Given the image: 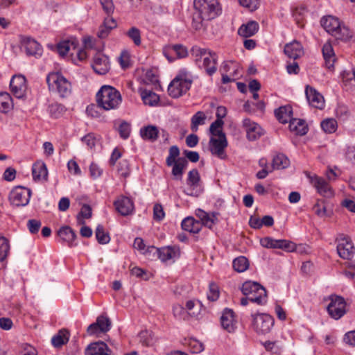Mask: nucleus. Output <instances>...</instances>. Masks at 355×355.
<instances>
[{"label":"nucleus","instance_id":"e2e57ef3","mask_svg":"<svg viewBox=\"0 0 355 355\" xmlns=\"http://www.w3.org/2000/svg\"><path fill=\"white\" fill-rule=\"evenodd\" d=\"M165 217L163 207L160 204H155L153 207V218L156 221H161Z\"/></svg>","mask_w":355,"mask_h":355},{"label":"nucleus","instance_id":"6ab92c4d","mask_svg":"<svg viewBox=\"0 0 355 355\" xmlns=\"http://www.w3.org/2000/svg\"><path fill=\"white\" fill-rule=\"evenodd\" d=\"M243 127L246 132V137L249 141H255L264 134L263 128L256 122L248 118L243 120Z\"/></svg>","mask_w":355,"mask_h":355},{"label":"nucleus","instance_id":"58836bf2","mask_svg":"<svg viewBox=\"0 0 355 355\" xmlns=\"http://www.w3.org/2000/svg\"><path fill=\"white\" fill-rule=\"evenodd\" d=\"M206 118V115L203 112H197L191 119V130L194 132H197L198 126L205 123Z\"/></svg>","mask_w":355,"mask_h":355},{"label":"nucleus","instance_id":"e433bc0d","mask_svg":"<svg viewBox=\"0 0 355 355\" xmlns=\"http://www.w3.org/2000/svg\"><path fill=\"white\" fill-rule=\"evenodd\" d=\"M141 96L144 103L150 106L156 105L159 101V97L157 94L148 89L141 91Z\"/></svg>","mask_w":355,"mask_h":355},{"label":"nucleus","instance_id":"864d4df0","mask_svg":"<svg viewBox=\"0 0 355 355\" xmlns=\"http://www.w3.org/2000/svg\"><path fill=\"white\" fill-rule=\"evenodd\" d=\"M314 213L319 217L323 218L327 216V208L324 200H318L313 207Z\"/></svg>","mask_w":355,"mask_h":355},{"label":"nucleus","instance_id":"393cba45","mask_svg":"<svg viewBox=\"0 0 355 355\" xmlns=\"http://www.w3.org/2000/svg\"><path fill=\"white\" fill-rule=\"evenodd\" d=\"M110 349L102 341L90 343L85 349V355H110Z\"/></svg>","mask_w":355,"mask_h":355},{"label":"nucleus","instance_id":"79ce46f5","mask_svg":"<svg viewBox=\"0 0 355 355\" xmlns=\"http://www.w3.org/2000/svg\"><path fill=\"white\" fill-rule=\"evenodd\" d=\"M232 265L236 271L242 272L248 268L249 262L246 257L241 256L234 259Z\"/></svg>","mask_w":355,"mask_h":355},{"label":"nucleus","instance_id":"6e6d98bb","mask_svg":"<svg viewBox=\"0 0 355 355\" xmlns=\"http://www.w3.org/2000/svg\"><path fill=\"white\" fill-rule=\"evenodd\" d=\"M219 297L218 286L214 282H210L209 285V291L207 298L209 300L214 302Z\"/></svg>","mask_w":355,"mask_h":355},{"label":"nucleus","instance_id":"4d7b16f0","mask_svg":"<svg viewBox=\"0 0 355 355\" xmlns=\"http://www.w3.org/2000/svg\"><path fill=\"white\" fill-rule=\"evenodd\" d=\"M188 344L192 353L198 354L204 350V345L196 339H189Z\"/></svg>","mask_w":355,"mask_h":355},{"label":"nucleus","instance_id":"c9c22d12","mask_svg":"<svg viewBox=\"0 0 355 355\" xmlns=\"http://www.w3.org/2000/svg\"><path fill=\"white\" fill-rule=\"evenodd\" d=\"M290 164L288 158L283 153H278L272 159V168L275 170L284 169Z\"/></svg>","mask_w":355,"mask_h":355},{"label":"nucleus","instance_id":"f8f14e48","mask_svg":"<svg viewBox=\"0 0 355 355\" xmlns=\"http://www.w3.org/2000/svg\"><path fill=\"white\" fill-rule=\"evenodd\" d=\"M112 322L110 318L105 315H101L97 317L95 322L88 326L87 333L89 336L98 335L110 331Z\"/></svg>","mask_w":355,"mask_h":355},{"label":"nucleus","instance_id":"f3484780","mask_svg":"<svg viewBox=\"0 0 355 355\" xmlns=\"http://www.w3.org/2000/svg\"><path fill=\"white\" fill-rule=\"evenodd\" d=\"M10 88L15 97L23 99L26 92L25 77L22 75L13 76L10 83Z\"/></svg>","mask_w":355,"mask_h":355},{"label":"nucleus","instance_id":"6e6552de","mask_svg":"<svg viewBox=\"0 0 355 355\" xmlns=\"http://www.w3.org/2000/svg\"><path fill=\"white\" fill-rule=\"evenodd\" d=\"M329 300L330 302L327 307L329 315L335 320L341 318L347 312L345 299L339 295H331Z\"/></svg>","mask_w":355,"mask_h":355},{"label":"nucleus","instance_id":"1a4fd4ad","mask_svg":"<svg viewBox=\"0 0 355 355\" xmlns=\"http://www.w3.org/2000/svg\"><path fill=\"white\" fill-rule=\"evenodd\" d=\"M187 184L189 188L187 191H184L186 195L198 197L202 193L200 175L196 168H193L188 173Z\"/></svg>","mask_w":355,"mask_h":355},{"label":"nucleus","instance_id":"423d86ee","mask_svg":"<svg viewBox=\"0 0 355 355\" xmlns=\"http://www.w3.org/2000/svg\"><path fill=\"white\" fill-rule=\"evenodd\" d=\"M46 82L50 89H56L59 96L66 98L71 94V83L60 72H51L46 76Z\"/></svg>","mask_w":355,"mask_h":355},{"label":"nucleus","instance_id":"338daca9","mask_svg":"<svg viewBox=\"0 0 355 355\" xmlns=\"http://www.w3.org/2000/svg\"><path fill=\"white\" fill-rule=\"evenodd\" d=\"M94 62L96 65H104L106 67L110 64V60L105 55L98 53L94 58Z\"/></svg>","mask_w":355,"mask_h":355},{"label":"nucleus","instance_id":"c03bdc74","mask_svg":"<svg viewBox=\"0 0 355 355\" xmlns=\"http://www.w3.org/2000/svg\"><path fill=\"white\" fill-rule=\"evenodd\" d=\"M306 10L304 8H297L293 12V17L297 25L303 28L305 25V15Z\"/></svg>","mask_w":355,"mask_h":355},{"label":"nucleus","instance_id":"2f4dec72","mask_svg":"<svg viewBox=\"0 0 355 355\" xmlns=\"http://www.w3.org/2000/svg\"><path fill=\"white\" fill-rule=\"evenodd\" d=\"M69 331L66 329H60L51 338V343L54 347L60 348L67 344L69 339Z\"/></svg>","mask_w":355,"mask_h":355},{"label":"nucleus","instance_id":"603ef678","mask_svg":"<svg viewBox=\"0 0 355 355\" xmlns=\"http://www.w3.org/2000/svg\"><path fill=\"white\" fill-rule=\"evenodd\" d=\"M9 250L10 245L8 240L3 236L0 237V263L5 260Z\"/></svg>","mask_w":355,"mask_h":355},{"label":"nucleus","instance_id":"aec40b11","mask_svg":"<svg viewBox=\"0 0 355 355\" xmlns=\"http://www.w3.org/2000/svg\"><path fill=\"white\" fill-rule=\"evenodd\" d=\"M305 95L309 104L311 106L320 110L324 108V97L315 88L309 85H306L305 87Z\"/></svg>","mask_w":355,"mask_h":355},{"label":"nucleus","instance_id":"7c9ffc66","mask_svg":"<svg viewBox=\"0 0 355 355\" xmlns=\"http://www.w3.org/2000/svg\"><path fill=\"white\" fill-rule=\"evenodd\" d=\"M289 129L300 136L305 135L309 130L306 121L300 119H293L289 123Z\"/></svg>","mask_w":355,"mask_h":355},{"label":"nucleus","instance_id":"4c0bfd02","mask_svg":"<svg viewBox=\"0 0 355 355\" xmlns=\"http://www.w3.org/2000/svg\"><path fill=\"white\" fill-rule=\"evenodd\" d=\"M343 87L346 89H349L355 86V69L344 70L341 73Z\"/></svg>","mask_w":355,"mask_h":355},{"label":"nucleus","instance_id":"9b49d317","mask_svg":"<svg viewBox=\"0 0 355 355\" xmlns=\"http://www.w3.org/2000/svg\"><path fill=\"white\" fill-rule=\"evenodd\" d=\"M191 54L202 60L204 67H215L218 64V56L213 51H208L206 49H202L198 46H194L191 49ZM198 60V58H196Z\"/></svg>","mask_w":355,"mask_h":355},{"label":"nucleus","instance_id":"3c124183","mask_svg":"<svg viewBox=\"0 0 355 355\" xmlns=\"http://www.w3.org/2000/svg\"><path fill=\"white\" fill-rule=\"evenodd\" d=\"M168 52L175 55L178 58H185L188 54L187 48L181 44L172 46L169 48Z\"/></svg>","mask_w":355,"mask_h":355},{"label":"nucleus","instance_id":"8fccbe9b","mask_svg":"<svg viewBox=\"0 0 355 355\" xmlns=\"http://www.w3.org/2000/svg\"><path fill=\"white\" fill-rule=\"evenodd\" d=\"M224 122L220 119H216L210 125L209 132L212 136L220 137V133H224L222 127Z\"/></svg>","mask_w":355,"mask_h":355},{"label":"nucleus","instance_id":"f704fd0d","mask_svg":"<svg viewBox=\"0 0 355 355\" xmlns=\"http://www.w3.org/2000/svg\"><path fill=\"white\" fill-rule=\"evenodd\" d=\"M322 55L326 62V67H334L335 61V53L331 44L325 43L322 49Z\"/></svg>","mask_w":355,"mask_h":355},{"label":"nucleus","instance_id":"bf43d9fd","mask_svg":"<svg viewBox=\"0 0 355 355\" xmlns=\"http://www.w3.org/2000/svg\"><path fill=\"white\" fill-rule=\"evenodd\" d=\"M130 125L126 121H123L118 128L120 137L123 139H127L130 137Z\"/></svg>","mask_w":355,"mask_h":355},{"label":"nucleus","instance_id":"052dcab7","mask_svg":"<svg viewBox=\"0 0 355 355\" xmlns=\"http://www.w3.org/2000/svg\"><path fill=\"white\" fill-rule=\"evenodd\" d=\"M71 43L69 41H62L57 44V51L62 57L66 55L70 50Z\"/></svg>","mask_w":355,"mask_h":355},{"label":"nucleus","instance_id":"4be33fe9","mask_svg":"<svg viewBox=\"0 0 355 355\" xmlns=\"http://www.w3.org/2000/svg\"><path fill=\"white\" fill-rule=\"evenodd\" d=\"M57 234L62 242L67 243V245L71 248L76 246V234L72 228L68 225L62 226L58 231Z\"/></svg>","mask_w":355,"mask_h":355},{"label":"nucleus","instance_id":"412c9836","mask_svg":"<svg viewBox=\"0 0 355 355\" xmlns=\"http://www.w3.org/2000/svg\"><path fill=\"white\" fill-rule=\"evenodd\" d=\"M21 46L24 48L28 55L40 57L42 54V48L35 40L29 37H22L21 40Z\"/></svg>","mask_w":355,"mask_h":355},{"label":"nucleus","instance_id":"473e14b6","mask_svg":"<svg viewBox=\"0 0 355 355\" xmlns=\"http://www.w3.org/2000/svg\"><path fill=\"white\" fill-rule=\"evenodd\" d=\"M139 133L143 139L155 141L158 137L159 130L155 125H148L141 128Z\"/></svg>","mask_w":355,"mask_h":355},{"label":"nucleus","instance_id":"a18cd8bd","mask_svg":"<svg viewBox=\"0 0 355 355\" xmlns=\"http://www.w3.org/2000/svg\"><path fill=\"white\" fill-rule=\"evenodd\" d=\"M321 128L326 133L331 134L337 130L338 123L334 119H327L321 122Z\"/></svg>","mask_w":355,"mask_h":355},{"label":"nucleus","instance_id":"69168bd1","mask_svg":"<svg viewBox=\"0 0 355 355\" xmlns=\"http://www.w3.org/2000/svg\"><path fill=\"white\" fill-rule=\"evenodd\" d=\"M140 342L145 346H150L153 344L151 333L148 331H142L139 333Z\"/></svg>","mask_w":355,"mask_h":355},{"label":"nucleus","instance_id":"0e129e2a","mask_svg":"<svg viewBox=\"0 0 355 355\" xmlns=\"http://www.w3.org/2000/svg\"><path fill=\"white\" fill-rule=\"evenodd\" d=\"M41 225V222L36 219H31L27 222V227L29 232L33 234H37L39 232Z\"/></svg>","mask_w":355,"mask_h":355},{"label":"nucleus","instance_id":"39448f33","mask_svg":"<svg viewBox=\"0 0 355 355\" xmlns=\"http://www.w3.org/2000/svg\"><path fill=\"white\" fill-rule=\"evenodd\" d=\"M193 5L196 10L207 21L215 19L221 13L218 0H194Z\"/></svg>","mask_w":355,"mask_h":355},{"label":"nucleus","instance_id":"f257e3e1","mask_svg":"<svg viewBox=\"0 0 355 355\" xmlns=\"http://www.w3.org/2000/svg\"><path fill=\"white\" fill-rule=\"evenodd\" d=\"M121 102L120 92L112 86L103 85L96 94L97 105L104 110L117 109Z\"/></svg>","mask_w":355,"mask_h":355},{"label":"nucleus","instance_id":"7ed1b4c3","mask_svg":"<svg viewBox=\"0 0 355 355\" xmlns=\"http://www.w3.org/2000/svg\"><path fill=\"white\" fill-rule=\"evenodd\" d=\"M180 149L177 146H172L168 150L166 159L168 166H173L171 173L175 180H181L184 169L188 166V160L184 157H179Z\"/></svg>","mask_w":355,"mask_h":355},{"label":"nucleus","instance_id":"ddd939ff","mask_svg":"<svg viewBox=\"0 0 355 355\" xmlns=\"http://www.w3.org/2000/svg\"><path fill=\"white\" fill-rule=\"evenodd\" d=\"M228 143L225 133H220L218 138L211 137L209 141V148L211 154L220 159L226 157L225 149Z\"/></svg>","mask_w":355,"mask_h":355},{"label":"nucleus","instance_id":"dca6fc26","mask_svg":"<svg viewBox=\"0 0 355 355\" xmlns=\"http://www.w3.org/2000/svg\"><path fill=\"white\" fill-rule=\"evenodd\" d=\"M146 251L157 254L158 258L163 262L178 258L180 256L179 249L170 246L157 248L153 245H150L147 247Z\"/></svg>","mask_w":355,"mask_h":355},{"label":"nucleus","instance_id":"0eeeda50","mask_svg":"<svg viewBox=\"0 0 355 355\" xmlns=\"http://www.w3.org/2000/svg\"><path fill=\"white\" fill-rule=\"evenodd\" d=\"M252 327L258 334L269 333L274 326L275 320L267 313H254L251 315Z\"/></svg>","mask_w":355,"mask_h":355},{"label":"nucleus","instance_id":"72a5a7b5","mask_svg":"<svg viewBox=\"0 0 355 355\" xmlns=\"http://www.w3.org/2000/svg\"><path fill=\"white\" fill-rule=\"evenodd\" d=\"M32 175L34 180H41L47 177L48 171L44 163H35L32 167Z\"/></svg>","mask_w":355,"mask_h":355},{"label":"nucleus","instance_id":"cd10ccee","mask_svg":"<svg viewBox=\"0 0 355 355\" xmlns=\"http://www.w3.org/2000/svg\"><path fill=\"white\" fill-rule=\"evenodd\" d=\"M182 230L190 233L197 234L202 229L200 221L196 220L193 217L185 218L181 223Z\"/></svg>","mask_w":355,"mask_h":355},{"label":"nucleus","instance_id":"49530a36","mask_svg":"<svg viewBox=\"0 0 355 355\" xmlns=\"http://www.w3.org/2000/svg\"><path fill=\"white\" fill-rule=\"evenodd\" d=\"M338 34L334 35L337 40H347L352 37L353 33L349 28L345 26H341L340 24L339 28L336 30Z\"/></svg>","mask_w":355,"mask_h":355},{"label":"nucleus","instance_id":"2eb2a0df","mask_svg":"<svg viewBox=\"0 0 355 355\" xmlns=\"http://www.w3.org/2000/svg\"><path fill=\"white\" fill-rule=\"evenodd\" d=\"M237 319L234 311L232 309H223L220 316L222 328L228 333H234L237 329Z\"/></svg>","mask_w":355,"mask_h":355},{"label":"nucleus","instance_id":"9d476101","mask_svg":"<svg viewBox=\"0 0 355 355\" xmlns=\"http://www.w3.org/2000/svg\"><path fill=\"white\" fill-rule=\"evenodd\" d=\"M31 196V190L24 187L17 186L12 189L9 195L10 202L17 207L26 206Z\"/></svg>","mask_w":355,"mask_h":355},{"label":"nucleus","instance_id":"c85d7f7f","mask_svg":"<svg viewBox=\"0 0 355 355\" xmlns=\"http://www.w3.org/2000/svg\"><path fill=\"white\" fill-rule=\"evenodd\" d=\"M259 28V26L257 21H250L240 26L238 30V34L243 37H250L257 33Z\"/></svg>","mask_w":355,"mask_h":355},{"label":"nucleus","instance_id":"a19ab883","mask_svg":"<svg viewBox=\"0 0 355 355\" xmlns=\"http://www.w3.org/2000/svg\"><path fill=\"white\" fill-rule=\"evenodd\" d=\"M186 312L189 313V317H197L200 313L201 304L199 301L188 300L185 304Z\"/></svg>","mask_w":355,"mask_h":355},{"label":"nucleus","instance_id":"bb28decb","mask_svg":"<svg viewBox=\"0 0 355 355\" xmlns=\"http://www.w3.org/2000/svg\"><path fill=\"white\" fill-rule=\"evenodd\" d=\"M284 51L289 58L294 60L300 58L304 54L302 44L297 41L286 44Z\"/></svg>","mask_w":355,"mask_h":355},{"label":"nucleus","instance_id":"f03ea898","mask_svg":"<svg viewBox=\"0 0 355 355\" xmlns=\"http://www.w3.org/2000/svg\"><path fill=\"white\" fill-rule=\"evenodd\" d=\"M193 77L184 69L179 71L168 87V94L173 98H178L185 94L191 88Z\"/></svg>","mask_w":355,"mask_h":355},{"label":"nucleus","instance_id":"5fc2aeb1","mask_svg":"<svg viewBox=\"0 0 355 355\" xmlns=\"http://www.w3.org/2000/svg\"><path fill=\"white\" fill-rule=\"evenodd\" d=\"M70 58L72 63L78 65L79 62H83L87 58V53L84 49H78L75 55L73 53H71Z\"/></svg>","mask_w":355,"mask_h":355},{"label":"nucleus","instance_id":"37998d69","mask_svg":"<svg viewBox=\"0 0 355 355\" xmlns=\"http://www.w3.org/2000/svg\"><path fill=\"white\" fill-rule=\"evenodd\" d=\"M95 236L97 241L100 244H107L110 241L109 234L105 232L104 227L102 225H98L96 227L95 230Z\"/></svg>","mask_w":355,"mask_h":355},{"label":"nucleus","instance_id":"680f3d73","mask_svg":"<svg viewBox=\"0 0 355 355\" xmlns=\"http://www.w3.org/2000/svg\"><path fill=\"white\" fill-rule=\"evenodd\" d=\"M206 20L200 12L196 11L193 16L192 26L196 30H200L202 27V21Z\"/></svg>","mask_w":355,"mask_h":355},{"label":"nucleus","instance_id":"13d9d810","mask_svg":"<svg viewBox=\"0 0 355 355\" xmlns=\"http://www.w3.org/2000/svg\"><path fill=\"white\" fill-rule=\"evenodd\" d=\"M127 35L132 40L135 45L139 46L141 44V33L137 28L132 27L128 31Z\"/></svg>","mask_w":355,"mask_h":355},{"label":"nucleus","instance_id":"de8ad7c7","mask_svg":"<svg viewBox=\"0 0 355 355\" xmlns=\"http://www.w3.org/2000/svg\"><path fill=\"white\" fill-rule=\"evenodd\" d=\"M173 313L174 317L179 320H187L189 318V313L186 312L185 309L180 304H175L173 306Z\"/></svg>","mask_w":355,"mask_h":355},{"label":"nucleus","instance_id":"09e8293b","mask_svg":"<svg viewBox=\"0 0 355 355\" xmlns=\"http://www.w3.org/2000/svg\"><path fill=\"white\" fill-rule=\"evenodd\" d=\"M158 81L157 68H148L145 73L144 82L147 84L155 85Z\"/></svg>","mask_w":355,"mask_h":355},{"label":"nucleus","instance_id":"20e7f679","mask_svg":"<svg viewBox=\"0 0 355 355\" xmlns=\"http://www.w3.org/2000/svg\"><path fill=\"white\" fill-rule=\"evenodd\" d=\"M242 293L248 296L250 302L258 305H263L267 302L266 291L263 286L257 282L247 281L241 287Z\"/></svg>","mask_w":355,"mask_h":355},{"label":"nucleus","instance_id":"a211bd4d","mask_svg":"<svg viewBox=\"0 0 355 355\" xmlns=\"http://www.w3.org/2000/svg\"><path fill=\"white\" fill-rule=\"evenodd\" d=\"M116 211L123 216L132 214L135 209L132 200L125 196H120L113 203Z\"/></svg>","mask_w":355,"mask_h":355},{"label":"nucleus","instance_id":"774afa93","mask_svg":"<svg viewBox=\"0 0 355 355\" xmlns=\"http://www.w3.org/2000/svg\"><path fill=\"white\" fill-rule=\"evenodd\" d=\"M81 141L89 148H92L96 145V137L94 133H89L81 138Z\"/></svg>","mask_w":355,"mask_h":355},{"label":"nucleus","instance_id":"c756f323","mask_svg":"<svg viewBox=\"0 0 355 355\" xmlns=\"http://www.w3.org/2000/svg\"><path fill=\"white\" fill-rule=\"evenodd\" d=\"M275 115L277 120L282 123H286L293 119V110L291 106H281L275 110Z\"/></svg>","mask_w":355,"mask_h":355},{"label":"nucleus","instance_id":"4468645a","mask_svg":"<svg viewBox=\"0 0 355 355\" xmlns=\"http://www.w3.org/2000/svg\"><path fill=\"white\" fill-rule=\"evenodd\" d=\"M261 246L266 248L282 249L288 252L295 250L294 243L285 239H274L271 237H265L260 241Z\"/></svg>","mask_w":355,"mask_h":355},{"label":"nucleus","instance_id":"5701e85b","mask_svg":"<svg viewBox=\"0 0 355 355\" xmlns=\"http://www.w3.org/2000/svg\"><path fill=\"white\" fill-rule=\"evenodd\" d=\"M337 252L341 258L347 260L351 259L354 254V247L352 242L346 237L340 239L337 245Z\"/></svg>","mask_w":355,"mask_h":355},{"label":"nucleus","instance_id":"ea45409f","mask_svg":"<svg viewBox=\"0 0 355 355\" xmlns=\"http://www.w3.org/2000/svg\"><path fill=\"white\" fill-rule=\"evenodd\" d=\"M12 107V99L7 92L0 93V112L7 113Z\"/></svg>","mask_w":355,"mask_h":355},{"label":"nucleus","instance_id":"b1692460","mask_svg":"<svg viewBox=\"0 0 355 355\" xmlns=\"http://www.w3.org/2000/svg\"><path fill=\"white\" fill-rule=\"evenodd\" d=\"M311 184L316 189L317 191L324 197L333 196V191L328 182L321 177L318 175L310 176Z\"/></svg>","mask_w":355,"mask_h":355},{"label":"nucleus","instance_id":"a878e982","mask_svg":"<svg viewBox=\"0 0 355 355\" xmlns=\"http://www.w3.org/2000/svg\"><path fill=\"white\" fill-rule=\"evenodd\" d=\"M340 24L338 18L331 15L323 17L320 20L321 26L331 35L338 34L336 30L339 28Z\"/></svg>","mask_w":355,"mask_h":355}]
</instances>
